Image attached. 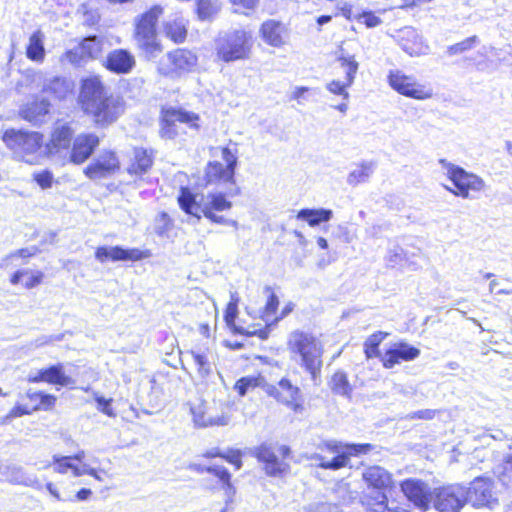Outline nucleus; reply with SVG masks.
Instances as JSON below:
<instances>
[{"instance_id": "1", "label": "nucleus", "mask_w": 512, "mask_h": 512, "mask_svg": "<svg viewBox=\"0 0 512 512\" xmlns=\"http://www.w3.org/2000/svg\"><path fill=\"white\" fill-rule=\"evenodd\" d=\"M82 110L100 125L114 122L124 111L123 103L108 92L98 76L82 80L78 97Z\"/></svg>"}, {"instance_id": "2", "label": "nucleus", "mask_w": 512, "mask_h": 512, "mask_svg": "<svg viewBox=\"0 0 512 512\" xmlns=\"http://www.w3.org/2000/svg\"><path fill=\"white\" fill-rule=\"evenodd\" d=\"M287 348L291 359L310 374L315 384H318L324 353L321 339L313 333L295 330L288 337Z\"/></svg>"}, {"instance_id": "3", "label": "nucleus", "mask_w": 512, "mask_h": 512, "mask_svg": "<svg viewBox=\"0 0 512 512\" xmlns=\"http://www.w3.org/2000/svg\"><path fill=\"white\" fill-rule=\"evenodd\" d=\"M178 203L184 212L196 217L198 220L203 215L212 223L232 226L235 229L238 228L236 220L219 214L232 208V202L223 193H208L198 203L195 195L188 188L182 187L178 196Z\"/></svg>"}, {"instance_id": "4", "label": "nucleus", "mask_w": 512, "mask_h": 512, "mask_svg": "<svg viewBox=\"0 0 512 512\" xmlns=\"http://www.w3.org/2000/svg\"><path fill=\"white\" fill-rule=\"evenodd\" d=\"M13 159L29 165H37L45 157L44 136L37 131L7 129L1 137Z\"/></svg>"}, {"instance_id": "5", "label": "nucleus", "mask_w": 512, "mask_h": 512, "mask_svg": "<svg viewBox=\"0 0 512 512\" xmlns=\"http://www.w3.org/2000/svg\"><path fill=\"white\" fill-rule=\"evenodd\" d=\"M253 37L251 32L243 29H231L219 33L214 41L218 60L225 63L248 60L252 54Z\"/></svg>"}, {"instance_id": "6", "label": "nucleus", "mask_w": 512, "mask_h": 512, "mask_svg": "<svg viewBox=\"0 0 512 512\" xmlns=\"http://www.w3.org/2000/svg\"><path fill=\"white\" fill-rule=\"evenodd\" d=\"M439 165L443 173L453 183L455 189L448 186L446 189L454 195L463 199H472L474 198L473 193H479L485 189V181L478 175L467 172L446 159H440Z\"/></svg>"}, {"instance_id": "7", "label": "nucleus", "mask_w": 512, "mask_h": 512, "mask_svg": "<svg viewBox=\"0 0 512 512\" xmlns=\"http://www.w3.org/2000/svg\"><path fill=\"white\" fill-rule=\"evenodd\" d=\"M162 13V7L156 5L143 13L135 21L136 44L150 57L156 56L161 51L160 44L157 41L155 26Z\"/></svg>"}, {"instance_id": "8", "label": "nucleus", "mask_w": 512, "mask_h": 512, "mask_svg": "<svg viewBox=\"0 0 512 512\" xmlns=\"http://www.w3.org/2000/svg\"><path fill=\"white\" fill-rule=\"evenodd\" d=\"M191 129H199V116L183 109L169 108L163 110L160 135L165 139H175Z\"/></svg>"}, {"instance_id": "9", "label": "nucleus", "mask_w": 512, "mask_h": 512, "mask_svg": "<svg viewBox=\"0 0 512 512\" xmlns=\"http://www.w3.org/2000/svg\"><path fill=\"white\" fill-rule=\"evenodd\" d=\"M317 450L307 456L314 465L329 470H339L348 466V454L345 453L343 443L335 440L325 441Z\"/></svg>"}, {"instance_id": "10", "label": "nucleus", "mask_w": 512, "mask_h": 512, "mask_svg": "<svg viewBox=\"0 0 512 512\" xmlns=\"http://www.w3.org/2000/svg\"><path fill=\"white\" fill-rule=\"evenodd\" d=\"M387 79L389 86L403 96L416 100H427L433 96V89L429 85L419 83L414 76L401 70L389 71Z\"/></svg>"}, {"instance_id": "11", "label": "nucleus", "mask_w": 512, "mask_h": 512, "mask_svg": "<svg viewBox=\"0 0 512 512\" xmlns=\"http://www.w3.org/2000/svg\"><path fill=\"white\" fill-rule=\"evenodd\" d=\"M466 487L452 484L432 491L431 503L438 512H460L467 503Z\"/></svg>"}, {"instance_id": "12", "label": "nucleus", "mask_w": 512, "mask_h": 512, "mask_svg": "<svg viewBox=\"0 0 512 512\" xmlns=\"http://www.w3.org/2000/svg\"><path fill=\"white\" fill-rule=\"evenodd\" d=\"M220 157L223 162H209L206 167V179L208 183L230 182L233 180L235 167L237 164L236 152L228 147L220 149Z\"/></svg>"}, {"instance_id": "13", "label": "nucleus", "mask_w": 512, "mask_h": 512, "mask_svg": "<svg viewBox=\"0 0 512 512\" xmlns=\"http://www.w3.org/2000/svg\"><path fill=\"white\" fill-rule=\"evenodd\" d=\"M265 392L295 413H302L304 410L300 389L287 378H282L277 386H265Z\"/></svg>"}, {"instance_id": "14", "label": "nucleus", "mask_w": 512, "mask_h": 512, "mask_svg": "<svg viewBox=\"0 0 512 512\" xmlns=\"http://www.w3.org/2000/svg\"><path fill=\"white\" fill-rule=\"evenodd\" d=\"M197 64L194 53L185 49H177L164 56L158 64V71L165 76L191 71Z\"/></svg>"}, {"instance_id": "15", "label": "nucleus", "mask_w": 512, "mask_h": 512, "mask_svg": "<svg viewBox=\"0 0 512 512\" xmlns=\"http://www.w3.org/2000/svg\"><path fill=\"white\" fill-rule=\"evenodd\" d=\"M467 503L474 507L491 506L495 501L494 485L490 478L477 477L466 488Z\"/></svg>"}, {"instance_id": "16", "label": "nucleus", "mask_w": 512, "mask_h": 512, "mask_svg": "<svg viewBox=\"0 0 512 512\" xmlns=\"http://www.w3.org/2000/svg\"><path fill=\"white\" fill-rule=\"evenodd\" d=\"M401 491L413 505L421 511L430 508L432 491L429 486L419 479H407L400 485Z\"/></svg>"}, {"instance_id": "17", "label": "nucleus", "mask_w": 512, "mask_h": 512, "mask_svg": "<svg viewBox=\"0 0 512 512\" xmlns=\"http://www.w3.org/2000/svg\"><path fill=\"white\" fill-rule=\"evenodd\" d=\"M73 130L66 123H57L51 133L48 143L44 145L45 157L61 156L62 153L67 154Z\"/></svg>"}, {"instance_id": "18", "label": "nucleus", "mask_w": 512, "mask_h": 512, "mask_svg": "<svg viewBox=\"0 0 512 512\" xmlns=\"http://www.w3.org/2000/svg\"><path fill=\"white\" fill-rule=\"evenodd\" d=\"M120 162L114 152L103 151L84 170L92 180L105 178L119 169Z\"/></svg>"}, {"instance_id": "19", "label": "nucleus", "mask_w": 512, "mask_h": 512, "mask_svg": "<svg viewBox=\"0 0 512 512\" xmlns=\"http://www.w3.org/2000/svg\"><path fill=\"white\" fill-rule=\"evenodd\" d=\"M149 250H140L138 248L124 249L120 246L99 247L96 250L95 257L100 262L112 261H139L149 258Z\"/></svg>"}, {"instance_id": "20", "label": "nucleus", "mask_w": 512, "mask_h": 512, "mask_svg": "<svg viewBox=\"0 0 512 512\" xmlns=\"http://www.w3.org/2000/svg\"><path fill=\"white\" fill-rule=\"evenodd\" d=\"M190 411L193 422L197 427L225 426L229 423L228 417L224 415L214 416L208 403L201 399H197L190 404Z\"/></svg>"}, {"instance_id": "21", "label": "nucleus", "mask_w": 512, "mask_h": 512, "mask_svg": "<svg viewBox=\"0 0 512 512\" xmlns=\"http://www.w3.org/2000/svg\"><path fill=\"white\" fill-rule=\"evenodd\" d=\"M185 354L193 361L197 376L201 380H207L213 374L215 353L211 349L199 347L191 349Z\"/></svg>"}, {"instance_id": "22", "label": "nucleus", "mask_w": 512, "mask_h": 512, "mask_svg": "<svg viewBox=\"0 0 512 512\" xmlns=\"http://www.w3.org/2000/svg\"><path fill=\"white\" fill-rule=\"evenodd\" d=\"M259 33L267 45L275 48L284 46L289 38V31L286 25L276 20L263 22Z\"/></svg>"}, {"instance_id": "23", "label": "nucleus", "mask_w": 512, "mask_h": 512, "mask_svg": "<svg viewBox=\"0 0 512 512\" xmlns=\"http://www.w3.org/2000/svg\"><path fill=\"white\" fill-rule=\"evenodd\" d=\"M102 53V43L96 37H88L84 39L81 44L73 50L67 52V59L76 65H80L86 59H96Z\"/></svg>"}, {"instance_id": "24", "label": "nucleus", "mask_w": 512, "mask_h": 512, "mask_svg": "<svg viewBox=\"0 0 512 512\" xmlns=\"http://www.w3.org/2000/svg\"><path fill=\"white\" fill-rule=\"evenodd\" d=\"M420 355V350L405 342L394 344L381 357L383 366L387 369L393 368L401 361H411Z\"/></svg>"}, {"instance_id": "25", "label": "nucleus", "mask_w": 512, "mask_h": 512, "mask_svg": "<svg viewBox=\"0 0 512 512\" xmlns=\"http://www.w3.org/2000/svg\"><path fill=\"white\" fill-rule=\"evenodd\" d=\"M99 145V138L95 134H80L78 135L72 145L70 152V161L74 164H82L93 153L95 148Z\"/></svg>"}, {"instance_id": "26", "label": "nucleus", "mask_w": 512, "mask_h": 512, "mask_svg": "<svg viewBox=\"0 0 512 512\" xmlns=\"http://www.w3.org/2000/svg\"><path fill=\"white\" fill-rule=\"evenodd\" d=\"M398 41L401 48L410 56L427 54L429 47L419 33L412 27H405L399 31Z\"/></svg>"}, {"instance_id": "27", "label": "nucleus", "mask_w": 512, "mask_h": 512, "mask_svg": "<svg viewBox=\"0 0 512 512\" xmlns=\"http://www.w3.org/2000/svg\"><path fill=\"white\" fill-rule=\"evenodd\" d=\"M33 82L41 86L43 92L51 93L58 99L66 98L73 90V85L70 81L59 77L47 80L40 72L33 74Z\"/></svg>"}, {"instance_id": "28", "label": "nucleus", "mask_w": 512, "mask_h": 512, "mask_svg": "<svg viewBox=\"0 0 512 512\" xmlns=\"http://www.w3.org/2000/svg\"><path fill=\"white\" fill-rule=\"evenodd\" d=\"M135 63V58L130 52L116 49L107 55L105 67L117 74H127L134 68Z\"/></svg>"}, {"instance_id": "29", "label": "nucleus", "mask_w": 512, "mask_h": 512, "mask_svg": "<svg viewBox=\"0 0 512 512\" xmlns=\"http://www.w3.org/2000/svg\"><path fill=\"white\" fill-rule=\"evenodd\" d=\"M50 103L45 99H33L24 104L19 114L24 120L39 125L44 121V117L49 113Z\"/></svg>"}, {"instance_id": "30", "label": "nucleus", "mask_w": 512, "mask_h": 512, "mask_svg": "<svg viewBox=\"0 0 512 512\" xmlns=\"http://www.w3.org/2000/svg\"><path fill=\"white\" fill-rule=\"evenodd\" d=\"M353 83L354 82H352V73L350 72L348 73V79L345 78L344 81L331 80L327 82L325 85V89L329 93L342 98L341 103L333 105L332 107L343 114H346V112L348 111V100L350 98L348 89L352 86Z\"/></svg>"}, {"instance_id": "31", "label": "nucleus", "mask_w": 512, "mask_h": 512, "mask_svg": "<svg viewBox=\"0 0 512 512\" xmlns=\"http://www.w3.org/2000/svg\"><path fill=\"white\" fill-rule=\"evenodd\" d=\"M365 483L374 489L382 490L392 485V475L380 466H370L362 474Z\"/></svg>"}, {"instance_id": "32", "label": "nucleus", "mask_w": 512, "mask_h": 512, "mask_svg": "<svg viewBox=\"0 0 512 512\" xmlns=\"http://www.w3.org/2000/svg\"><path fill=\"white\" fill-rule=\"evenodd\" d=\"M256 456L259 461L265 464V471L270 476H276L286 469V464L279 461L272 449L267 445H261Z\"/></svg>"}, {"instance_id": "33", "label": "nucleus", "mask_w": 512, "mask_h": 512, "mask_svg": "<svg viewBox=\"0 0 512 512\" xmlns=\"http://www.w3.org/2000/svg\"><path fill=\"white\" fill-rule=\"evenodd\" d=\"M6 477L11 483L31 487L37 490L42 489V484L38 477L35 474L27 473L21 466H8Z\"/></svg>"}, {"instance_id": "34", "label": "nucleus", "mask_w": 512, "mask_h": 512, "mask_svg": "<svg viewBox=\"0 0 512 512\" xmlns=\"http://www.w3.org/2000/svg\"><path fill=\"white\" fill-rule=\"evenodd\" d=\"M366 512H409L405 508L397 507L388 509L387 496L383 492H377L374 496L366 494L361 499Z\"/></svg>"}, {"instance_id": "35", "label": "nucleus", "mask_w": 512, "mask_h": 512, "mask_svg": "<svg viewBox=\"0 0 512 512\" xmlns=\"http://www.w3.org/2000/svg\"><path fill=\"white\" fill-rule=\"evenodd\" d=\"M165 35L175 43H182L187 36V21L182 17L168 19L163 24Z\"/></svg>"}, {"instance_id": "36", "label": "nucleus", "mask_w": 512, "mask_h": 512, "mask_svg": "<svg viewBox=\"0 0 512 512\" xmlns=\"http://www.w3.org/2000/svg\"><path fill=\"white\" fill-rule=\"evenodd\" d=\"M153 158L151 153L142 148L134 150V157L128 167L130 175L141 176L145 174L152 166Z\"/></svg>"}, {"instance_id": "37", "label": "nucleus", "mask_w": 512, "mask_h": 512, "mask_svg": "<svg viewBox=\"0 0 512 512\" xmlns=\"http://www.w3.org/2000/svg\"><path fill=\"white\" fill-rule=\"evenodd\" d=\"M333 212L330 209H301L297 214V219L306 221L310 226L314 227L323 222L332 219Z\"/></svg>"}, {"instance_id": "38", "label": "nucleus", "mask_w": 512, "mask_h": 512, "mask_svg": "<svg viewBox=\"0 0 512 512\" xmlns=\"http://www.w3.org/2000/svg\"><path fill=\"white\" fill-rule=\"evenodd\" d=\"M49 467H53L54 472L63 475L71 471L74 477L75 469H77V465L73 463V460L70 456H62L58 454H54L52 456V461L44 462L43 466L40 467L39 469H47Z\"/></svg>"}, {"instance_id": "39", "label": "nucleus", "mask_w": 512, "mask_h": 512, "mask_svg": "<svg viewBox=\"0 0 512 512\" xmlns=\"http://www.w3.org/2000/svg\"><path fill=\"white\" fill-rule=\"evenodd\" d=\"M45 382L60 386L74 384V380L64 373L62 364H57L43 369Z\"/></svg>"}, {"instance_id": "40", "label": "nucleus", "mask_w": 512, "mask_h": 512, "mask_svg": "<svg viewBox=\"0 0 512 512\" xmlns=\"http://www.w3.org/2000/svg\"><path fill=\"white\" fill-rule=\"evenodd\" d=\"M329 386L333 393L347 398H350L353 391L348 376L343 371H336L332 375Z\"/></svg>"}, {"instance_id": "41", "label": "nucleus", "mask_w": 512, "mask_h": 512, "mask_svg": "<svg viewBox=\"0 0 512 512\" xmlns=\"http://www.w3.org/2000/svg\"><path fill=\"white\" fill-rule=\"evenodd\" d=\"M265 386H269L264 377L258 376H245L240 378L234 386V389L240 396L246 395L249 391L260 387L265 392Z\"/></svg>"}, {"instance_id": "42", "label": "nucleus", "mask_w": 512, "mask_h": 512, "mask_svg": "<svg viewBox=\"0 0 512 512\" xmlns=\"http://www.w3.org/2000/svg\"><path fill=\"white\" fill-rule=\"evenodd\" d=\"M44 36L40 31L34 32L30 39L27 47V57L34 61H40L44 57Z\"/></svg>"}, {"instance_id": "43", "label": "nucleus", "mask_w": 512, "mask_h": 512, "mask_svg": "<svg viewBox=\"0 0 512 512\" xmlns=\"http://www.w3.org/2000/svg\"><path fill=\"white\" fill-rule=\"evenodd\" d=\"M374 166L372 163H362L360 166L352 170L348 177L347 182L350 185H357L368 181L372 175Z\"/></svg>"}, {"instance_id": "44", "label": "nucleus", "mask_w": 512, "mask_h": 512, "mask_svg": "<svg viewBox=\"0 0 512 512\" xmlns=\"http://www.w3.org/2000/svg\"><path fill=\"white\" fill-rule=\"evenodd\" d=\"M388 334L384 332H377L370 335L364 343V351L367 358L379 357L380 352L378 346L386 338Z\"/></svg>"}, {"instance_id": "45", "label": "nucleus", "mask_w": 512, "mask_h": 512, "mask_svg": "<svg viewBox=\"0 0 512 512\" xmlns=\"http://www.w3.org/2000/svg\"><path fill=\"white\" fill-rule=\"evenodd\" d=\"M27 397L33 401L36 402L37 405L33 408L34 410L37 409H49L51 408L56 401V397L50 394H45L40 391H28Z\"/></svg>"}, {"instance_id": "46", "label": "nucleus", "mask_w": 512, "mask_h": 512, "mask_svg": "<svg viewBox=\"0 0 512 512\" xmlns=\"http://www.w3.org/2000/svg\"><path fill=\"white\" fill-rule=\"evenodd\" d=\"M218 10L219 7L213 0H198L197 2V14L201 20H210Z\"/></svg>"}, {"instance_id": "47", "label": "nucleus", "mask_w": 512, "mask_h": 512, "mask_svg": "<svg viewBox=\"0 0 512 512\" xmlns=\"http://www.w3.org/2000/svg\"><path fill=\"white\" fill-rule=\"evenodd\" d=\"M338 62L341 67L345 70V78L348 79V73H352V82H354L356 73L359 67L358 62L355 60L354 56L345 55L341 52L337 57Z\"/></svg>"}, {"instance_id": "48", "label": "nucleus", "mask_w": 512, "mask_h": 512, "mask_svg": "<svg viewBox=\"0 0 512 512\" xmlns=\"http://www.w3.org/2000/svg\"><path fill=\"white\" fill-rule=\"evenodd\" d=\"M279 305L278 298L275 294H270L267 303L264 308V312L262 315L263 321L266 323L267 326H270L272 324H276V321H274V314L276 313L277 307Z\"/></svg>"}, {"instance_id": "49", "label": "nucleus", "mask_w": 512, "mask_h": 512, "mask_svg": "<svg viewBox=\"0 0 512 512\" xmlns=\"http://www.w3.org/2000/svg\"><path fill=\"white\" fill-rule=\"evenodd\" d=\"M477 43H478L477 36L468 37L459 43L451 45L448 48V53H449V55H456V54L463 53L467 50L472 49Z\"/></svg>"}, {"instance_id": "50", "label": "nucleus", "mask_w": 512, "mask_h": 512, "mask_svg": "<svg viewBox=\"0 0 512 512\" xmlns=\"http://www.w3.org/2000/svg\"><path fill=\"white\" fill-rule=\"evenodd\" d=\"M371 449V444H344L345 453L348 454V463L351 456L367 454Z\"/></svg>"}, {"instance_id": "51", "label": "nucleus", "mask_w": 512, "mask_h": 512, "mask_svg": "<svg viewBox=\"0 0 512 512\" xmlns=\"http://www.w3.org/2000/svg\"><path fill=\"white\" fill-rule=\"evenodd\" d=\"M310 91H316L315 89H311L305 86H297L293 89L290 98L296 100L298 104H304L308 101L307 93Z\"/></svg>"}, {"instance_id": "52", "label": "nucleus", "mask_w": 512, "mask_h": 512, "mask_svg": "<svg viewBox=\"0 0 512 512\" xmlns=\"http://www.w3.org/2000/svg\"><path fill=\"white\" fill-rule=\"evenodd\" d=\"M359 21L365 24L368 28H373L379 26L382 21L376 16L373 12H363L358 17Z\"/></svg>"}, {"instance_id": "53", "label": "nucleus", "mask_w": 512, "mask_h": 512, "mask_svg": "<svg viewBox=\"0 0 512 512\" xmlns=\"http://www.w3.org/2000/svg\"><path fill=\"white\" fill-rule=\"evenodd\" d=\"M34 179L41 188L47 189L52 185L53 175L49 171H42L35 174Z\"/></svg>"}, {"instance_id": "54", "label": "nucleus", "mask_w": 512, "mask_h": 512, "mask_svg": "<svg viewBox=\"0 0 512 512\" xmlns=\"http://www.w3.org/2000/svg\"><path fill=\"white\" fill-rule=\"evenodd\" d=\"M206 471L208 473H211L214 476H216L221 483L224 481H227L228 478H231V474L223 466H218V465L209 466L206 468Z\"/></svg>"}, {"instance_id": "55", "label": "nucleus", "mask_w": 512, "mask_h": 512, "mask_svg": "<svg viewBox=\"0 0 512 512\" xmlns=\"http://www.w3.org/2000/svg\"><path fill=\"white\" fill-rule=\"evenodd\" d=\"M42 278H43L42 272L29 271V274L24 276L23 284L26 288H33L41 283Z\"/></svg>"}, {"instance_id": "56", "label": "nucleus", "mask_w": 512, "mask_h": 512, "mask_svg": "<svg viewBox=\"0 0 512 512\" xmlns=\"http://www.w3.org/2000/svg\"><path fill=\"white\" fill-rule=\"evenodd\" d=\"M237 316V300L232 299L227 305L225 312V321L228 326H232Z\"/></svg>"}, {"instance_id": "57", "label": "nucleus", "mask_w": 512, "mask_h": 512, "mask_svg": "<svg viewBox=\"0 0 512 512\" xmlns=\"http://www.w3.org/2000/svg\"><path fill=\"white\" fill-rule=\"evenodd\" d=\"M222 458L233 464L237 470L242 467L241 454L237 450H230L227 453H222Z\"/></svg>"}, {"instance_id": "58", "label": "nucleus", "mask_w": 512, "mask_h": 512, "mask_svg": "<svg viewBox=\"0 0 512 512\" xmlns=\"http://www.w3.org/2000/svg\"><path fill=\"white\" fill-rule=\"evenodd\" d=\"M511 472H512V454H508L503 459V465L497 467V469L495 470V473L499 477L504 478L506 475H508Z\"/></svg>"}, {"instance_id": "59", "label": "nucleus", "mask_w": 512, "mask_h": 512, "mask_svg": "<svg viewBox=\"0 0 512 512\" xmlns=\"http://www.w3.org/2000/svg\"><path fill=\"white\" fill-rule=\"evenodd\" d=\"M36 251L37 249L32 247V248H23V249H19L9 255H7L3 261H9L15 257H20V258H29L33 255L36 254Z\"/></svg>"}, {"instance_id": "60", "label": "nucleus", "mask_w": 512, "mask_h": 512, "mask_svg": "<svg viewBox=\"0 0 512 512\" xmlns=\"http://www.w3.org/2000/svg\"><path fill=\"white\" fill-rule=\"evenodd\" d=\"M222 489L224 491L226 504L231 503L236 494V489L231 482V478H228L227 481L222 482Z\"/></svg>"}, {"instance_id": "61", "label": "nucleus", "mask_w": 512, "mask_h": 512, "mask_svg": "<svg viewBox=\"0 0 512 512\" xmlns=\"http://www.w3.org/2000/svg\"><path fill=\"white\" fill-rule=\"evenodd\" d=\"M95 400L98 403V409L102 413H104V414H106L108 416H114L113 409L111 408V405H110V403L112 401L111 399L107 400V399H105L102 396H97L95 398Z\"/></svg>"}, {"instance_id": "62", "label": "nucleus", "mask_w": 512, "mask_h": 512, "mask_svg": "<svg viewBox=\"0 0 512 512\" xmlns=\"http://www.w3.org/2000/svg\"><path fill=\"white\" fill-rule=\"evenodd\" d=\"M403 259V250L400 247H394L388 252L387 261L394 266Z\"/></svg>"}, {"instance_id": "63", "label": "nucleus", "mask_w": 512, "mask_h": 512, "mask_svg": "<svg viewBox=\"0 0 512 512\" xmlns=\"http://www.w3.org/2000/svg\"><path fill=\"white\" fill-rule=\"evenodd\" d=\"M230 1L235 7H238V8H236V11H239L240 9H248V10L254 9L259 0H230Z\"/></svg>"}, {"instance_id": "64", "label": "nucleus", "mask_w": 512, "mask_h": 512, "mask_svg": "<svg viewBox=\"0 0 512 512\" xmlns=\"http://www.w3.org/2000/svg\"><path fill=\"white\" fill-rule=\"evenodd\" d=\"M29 413L30 411L25 406L16 405L14 408L11 409V411L8 413L5 419L17 418Z\"/></svg>"}]
</instances>
